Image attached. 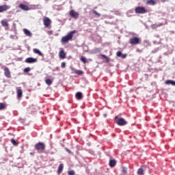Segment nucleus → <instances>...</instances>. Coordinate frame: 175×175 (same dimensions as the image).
Instances as JSON below:
<instances>
[{"mask_svg": "<svg viewBox=\"0 0 175 175\" xmlns=\"http://www.w3.org/2000/svg\"><path fill=\"white\" fill-rule=\"evenodd\" d=\"M129 43L132 45L140 44L142 43V39L137 37H133L129 39Z\"/></svg>", "mask_w": 175, "mask_h": 175, "instance_id": "nucleus-4", "label": "nucleus"}, {"mask_svg": "<svg viewBox=\"0 0 175 175\" xmlns=\"http://www.w3.org/2000/svg\"><path fill=\"white\" fill-rule=\"evenodd\" d=\"M48 33L49 35H53V31H49Z\"/></svg>", "mask_w": 175, "mask_h": 175, "instance_id": "nucleus-39", "label": "nucleus"}, {"mask_svg": "<svg viewBox=\"0 0 175 175\" xmlns=\"http://www.w3.org/2000/svg\"><path fill=\"white\" fill-rule=\"evenodd\" d=\"M70 16L71 17H72V18H79V14H78L77 12H76V11H75L73 10H71L70 11Z\"/></svg>", "mask_w": 175, "mask_h": 175, "instance_id": "nucleus-10", "label": "nucleus"}, {"mask_svg": "<svg viewBox=\"0 0 175 175\" xmlns=\"http://www.w3.org/2000/svg\"><path fill=\"white\" fill-rule=\"evenodd\" d=\"M76 98L79 99V100H81V99H83V94L80 92H77Z\"/></svg>", "mask_w": 175, "mask_h": 175, "instance_id": "nucleus-19", "label": "nucleus"}, {"mask_svg": "<svg viewBox=\"0 0 175 175\" xmlns=\"http://www.w3.org/2000/svg\"><path fill=\"white\" fill-rule=\"evenodd\" d=\"M34 148L38 152H43L46 150V144L43 142H38L35 144Z\"/></svg>", "mask_w": 175, "mask_h": 175, "instance_id": "nucleus-2", "label": "nucleus"}, {"mask_svg": "<svg viewBox=\"0 0 175 175\" xmlns=\"http://www.w3.org/2000/svg\"><path fill=\"white\" fill-rule=\"evenodd\" d=\"M116 163H117V161L116 160H110L109 161L110 167H114V166H116Z\"/></svg>", "mask_w": 175, "mask_h": 175, "instance_id": "nucleus-20", "label": "nucleus"}, {"mask_svg": "<svg viewBox=\"0 0 175 175\" xmlns=\"http://www.w3.org/2000/svg\"><path fill=\"white\" fill-rule=\"evenodd\" d=\"M173 82L174 81L172 80H167L165 81V84H167V85L171 84L172 85H173Z\"/></svg>", "mask_w": 175, "mask_h": 175, "instance_id": "nucleus-27", "label": "nucleus"}, {"mask_svg": "<svg viewBox=\"0 0 175 175\" xmlns=\"http://www.w3.org/2000/svg\"><path fill=\"white\" fill-rule=\"evenodd\" d=\"M30 70H31V68H29V67L25 68L24 69L25 73H28V72H29Z\"/></svg>", "mask_w": 175, "mask_h": 175, "instance_id": "nucleus-30", "label": "nucleus"}, {"mask_svg": "<svg viewBox=\"0 0 175 175\" xmlns=\"http://www.w3.org/2000/svg\"><path fill=\"white\" fill-rule=\"evenodd\" d=\"M162 25H163V23H161V24H160V25H157V27H162Z\"/></svg>", "mask_w": 175, "mask_h": 175, "instance_id": "nucleus-41", "label": "nucleus"}, {"mask_svg": "<svg viewBox=\"0 0 175 175\" xmlns=\"http://www.w3.org/2000/svg\"><path fill=\"white\" fill-rule=\"evenodd\" d=\"M63 170H64V164L61 163L59 165L58 168H57L58 174H61V173H62Z\"/></svg>", "mask_w": 175, "mask_h": 175, "instance_id": "nucleus-15", "label": "nucleus"}, {"mask_svg": "<svg viewBox=\"0 0 175 175\" xmlns=\"http://www.w3.org/2000/svg\"><path fill=\"white\" fill-rule=\"evenodd\" d=\"M93 13L94 14H95L96 16H98L99 17V16H100V14L99 13H98L96 10H93Z\"/></svg>", "mask_w": 175, "mask_h": 175, "instance_id": "nucleus-33", "label": "nucleus"}, {"mask_svg": "<svg viewBox=\"0 0 175 175\" xmlns=\"http://www.w3.org/2000/svg\"><path fill=\"white\" fill-rule=\"evenodd\" d=\"M4 109H6V104L0 103V110H3Z\"/></svg>", "mask_w": 175, "mask_h": 175, "instance_id": "nucleus-24", "label": "nucleus"}, {"mask_svg": "<svg viewBox=\"0 0 175 175\" xmlns=\"http://www.w3.org/2000/svg\"><path fill=\"white\" fill-rule=\"evenodd\" d=\"M65 66H66V64H65V62H62L61 63V68H65Z\"/></svg>", "mask_w": 175, "mask_h": 175, "instance_id": "nucleus-34", "label": "nucleus"}, {"mask_svg": "<svg viewBox=\"0 0 175 175\" xmlns=\"http://www.w3.org/2000/svg\"><path fill=\"white\" fill-rule=\"evenodd\" d=\"M135 12L137 14H144V13H147V10L144 7L138 6L135 8Z\"/></svg>", "mask_w": 175, "mask_h": 175, "instance_id": "nucleus-5", "label": "nucleus"}, {"mask_svg": "<svg viewBox=\"0 0 175 175\" xmlns=\"http://www.w3.org/2000/svg\"><path fill=\"white\" fill-rule=\"evenodd\" d=\"M45 83L47 84V85H51V84H53V81H51L50 79H48L45 80Z\"/></svg>", "mask_w": 175, "mask_h": 175, "instance_id": "nucleus-23", "label": "nucleus"}, {"mask_svg": "<svg viewBox=\"0 0 175 175\" xmlns=\"http://www.w3.org/2000/svg\"><path fill=\"white\" fill-rule=\"evenodd\" d=\"M25 62L26 64H35V62H38V59L33 57H27L25 59Z\"/></svg>", "mask_w": 175, "mask_h": 175, "instance_id": "nucleus-7", "label": "nucleus"}, {"mask_svg": "<svg viewBox=\"0 0 175 175\" xmlns=\"http://www.w3.org/2000/svg\"><path fill=\"white\" fill-rule=\"evenodd\" d=\"M4 76H5V77H7L8 79H10V77H12L10 70L8 67H5L4 68Z\"/></svg>", "mask_w": 175, "mask_h": 175, "instance_id": "nucleus-8", "label": "nucleus"}, {"mask_svg": "<svg viewBox=\"0 0 175 175\" xmlns=\"http://www.w3.org/2000/svg\"><path fill=\"white\" fill-rule=\"evenodd\" d=\"M100 57H103V58H105V59H109V57L106 56L105 55L101 54Z\"/></svg>", "mask_w": 175, "mask_h": 175, "instance_id": "nucleus-36", "label": "nucleus"}, {"mask_svg": "<svg viewBox=\"0 0 175 175\" xmlns=\"http://www.w3.org/2000/svg\"><path fill=\"white\" fill-rule=\"evenodd\" d=\"M117 57H121L122 55V53L121 51H118L116 53Z\"/></svg>", "mask_w": 175, "mask_h": 175, "instance_id": "nucleus-32", "label": "nucleus"}, {"mask_svg": "<svg viewBox=\"0 0 175 175\" xmlns=\"http://www.w3.org/2000/svg\"><path fill=\"white\" fill-rule=\"evenodd\" d=\"M152 53H155L154 51H152Z\"/></svg>", "mask_w": 175, "mask_h": 175, "instance_id": "nucleus-43", "label": "nucleus"}, {"mask_svg": "<svg viewBox=\"0 0 175 175\" xmlns=\"http://www.w3.org/2000/svg\"><path fill=\"white\" fill-rule=\"evenodd\" d=\"M144 1L146 2V5H154L156 3L155 1L154 0H144Z\"/></svg>", "mask_w": 175, "mask_h": 175, "instance_id": "nucleus-16", "label": "nucleus"}, {"mask_svg": "<svg viewBox=\"0 0 175 175\" xmlns=\"http://www.w3.org/2000/svg\"><path fill=\"white\" fill-rule=\"evenodd\" d=\"M43 23H44V27H46V28L49 27L50 25H51V19H50L49 17L47 16H44L43 18Z\"/></svg>", "mask_w": 175, "mask_h": 175, "instance_id": "nucleus-6", "label": "nucleus"}, {"mask_svg": "<svg viewBox=\"0 0 175 175\" xmlns=\"http://www.w3.org/2000/svg\"><path fill=\"white\" fill-rule=\"evenodd\" d=\"M68 175H75V172L73 170H70L68 172Z\"/></svg>", "mask_w": 175, "mask_h": 175, "instance_id": "nucleus-31", "label": "nucleus"}, {"mask_svg": "<svg viewBox=\"0 0 175 175\" xmlns=\"http://www.w3.org/2000/svg\"><path fill=\"white\" fill-rule=\"evenodd\" d=\"M100 57H103V58H105V59H109V57L106 56L105 55L101 54Z\"/></svg>", "mask_w": 175, "mask_h": 175, "instance_id": "nucleus-35", "label": "nucleus"}, {"mask_svg": "<svg viewBox=\"0 0 175 175\" xmlns=\"http://www.w3.org/2000/svg\"><path fill=\"white\" fill-rule=\"evenodd\" d=\"M72 73H75V75H79V76H81L84 72L81 70H76L75 68H72Z\"/></svg>", "mask_w": 175, "mask_h": 175, "instance_id": "nucleus-14", "label": "nucleus"}, {"mask_svg": "<svg viewBox=\"0 0 175 175\" xmlns=\"http://www.w3.org/2000/svg\"><path fill=\"white\" fill-rule=\"evenodd\" d=\"M81 62H83V64H87V62H88V61H87V58H85V57L83 56L81 57Z\"/></svg>", "mask_w": 175, "mask_h": 175, "instance_id": "nucleus-26", "label": "nucleus"}, {"mask_svg": "<svg viewBox=\"0 0 175 175\" xmlns=\"http://www.w3.org/2000/svg\"><path fill=\"white\" fill-rule=\"evenodd\" d=\"M1 24L3 27H9V23H8V21H6V19L2 20L1 21Z\"/></svg>", "mask_w": 175, "mask_h": 175, "instance_id": "nucleus-17", "label": "nucleus"}, {"mask_svg": "<svg viewBox=\"0 0 175 175\" xmlns=\"http://www.w3.org/2000/svg\"><path fill=\"white\" fill-rule=\"evenodd\" d=\"M19 9H21V10H24L25 12H28V10H30L29 7L28 5H26L25 4L21 3L18 5Z\"/></svg>", "mask_w": 175, "mask_h": 175, "instance_id": "nucleus-11", "label": "nucleus"}, {"mask_svg": "<svg viewBox=\"0 0 175 175\" xmlns=\"http://www.w3.org/2000/svg\"><path fill=\"white\" fill-rule=\"evenodd\" d=\"M11 143L13 144V146H18V143H17L14 139H11Z\"/></svg>", "mask_w": 175, "mask_h": 175, "instance_id": "nucleus-28", "label": "nucleus"}, {"mask_svg": "<svg viewBox=\"0 0 175 175\" xmlns=\"http://www.w3.org/2000/svg\"><path fill=\"white\" fill-rule=\"evenodd\" d=\"M100 51H102V48H96L93 50V53H94V54H96V53H100Z\"/></svg>", "mask_w": 175, "mask_h": 175, "instance_id": "nucleus-22", "label": "nucleus"}, {"mask_svg": "<svg viewBox=\"0 0 175 175\" xmlns=\"http://www.w3.org/2000/svg\"><path fill=\"white\" fill-rule=\"evenodd\" d=\"M59 57L62 59H65V58H66V53H65V52L64 51V49H62L61 51H59Z\"/></svg>", "mask_w": 175, "mask_h": 175, "instance_id": "nucleus-13", "label": "nucleus"}, {"mask_svg": "<svg viewBox=\"0 0 175 175\" xmlns=\"http://www.w3.org/2000/svg\"><path fill=\"white\" fill-rule=\"evenodd\" d=\"M33 51L35 54H38V55H42V52H40V51H39V49H33Z\"/></svg>", "mask_w": 175, "mask_h": 175, "instance_id": "nucleus-21", "label": "nucleus"}, {"mask_svg": "<svg viewBox=\"0 0 175 175\" xmlns=\"http://www.w3.org/2000/svg\"><path fill=\"white\" fill-rule=\"evenodd\" d=\"M66 151L68 152V154H72V152L68 148H66Z\"/></svg>", "mask_w": 175, "mask_h": 175, "instance_id": "nucleus-38", "label": "nucleus"}, {"mask_svg": "<svg viewBox=\"0 0 175 175\" xmlns=\"http://www.w3.org/2000/svg\"><path fill=\"white\" fill-rule=\"evenodd\" d=\"M76 32H77V31L73 30V31H70L69 33H68L67 36L62 37V40H61V42L62 43H68V42H69V40H72V38H73V35H75V33H76Z\"/></svg>", "mask_w": 175, "mask_h": 175, "instance_id": "nucleus-1", "label": "nucleus"}, {"mask_svg": "<svg viewBox=\"0 0 175 175\" xmlns=\"http://www.w3.org/2000/svg\"><path fill=\"white\" fill-rule=\"evenodd\" d=\"M10 9V6L8 5H0V13H3V12H6V10H9Z\"/></svg>", "mask_w": 175, "mask_h": 175, "instance_id": "nucleus-9", "label": "nucleus"}, {"mask_svg": "<svg viewBox=\"0 0 175 175\" xmlns=\"http://www.w3.org/2000/svg\"><path fill=\"white\" fill-rule=\"evenodd\" d=\"M23 32L26 35V36H29V37L32 36V33H31V31H29V30L27 29H24Z\"/></svg>", "mask_w": 175, "mask_h": 175, "instance_id": "nucleus-18", "label": "nucleus"}, {"mask_svg": "<svg viewBox=\"0 0 175 175\" xmlns=\"http://www.w3.org/2000/svg\"><path fill=\"white\" fill-rule=\"evenodd\" d=\"M172 85L175 86V81H174Z\"/></svg>", "mask_w": 175, "mask_h": 175, "instance_id": "nucleus-42", "label": "nucleus"}, {"mask_svg": "<svg viewBox=\"0 0 175 175\" xmlns=\"http://www.w3.org/2000/svg\"><path fill=\"white\" fill-rule=\"evenodd\" d=\"M16 94H17V98L20 99V98H23V90H21V88H16Z\"/></svg>", "mask_w": 175, "mask_h": 175, "instance_id": "nucleus-12", "label": "nucleus"}, {"mask_svg": "<svg viewBox=\"0 0 175 175\" xmlns=\"http://www.w3.org/2000/svg\"><path fill=\"white\" fill-rule=\"evenodd\" d=\"M122 173L126 174L128 173V168L126 167H122Z\"/></svg>", "mask_w": 175, "mask_h": 175, "instance_id": "nucleus-29", "label": "nucleus"}, {"mask_svg": "<svg viewBox=\"0 0 175 175\" xmlns=\"http://www.w3.org/2000/svg\"><path fill=\"white\" fill-rule=\"evenodd\" d=\"M137 174H139V175H144V170H143L142 168L138 169Z\"/></svg>", "mask_w": 175, "mask_h": 175, "instance_id": "nucleus-25", "label": "nucleus"}, {"mask_svg": "<svg viewBox=\"0 0 175 175\" xmlns=\"http://www.w3.org/2000/svg\"><path fill=\"white\" fill-rule=\"evenodd\" d=\"M121 58H126V54H122V56H120Z\"/></svg>", "mask_w": 175, "mask_h": 175, "instance_id": "nucleus-37", "label": "nucleus"}, {"mask_svg": "<svg viewBox=\"0 0 175 175\" xmlns=\"http://www.w3.org/2000/svg\"><path fill=\"white\" fill-rule=\"evenodd\" d=\"M4 1H8V0H4Z\"/></svg>", "mask_w": 175, "mask_h": 175, "instance_id": "nucleus-44", "label": "nucleus"}, {"mask_svg": "<svg viewBox=\"0 0 175 175\" xmlns=\"http://www.w3.org/2000/svg\"><path fill=\"white\" fill-rule=\"evenodd\" d=\"M10 39H14V35H10Z\"/></svg>", "mask_w": 175, "mask_h": 175, "instance_id": "nucleus-40", "label": "nucleus"}, {"mask_svg": "<svg viewBox=\"0 0 175 175\" xmlns=\"http://www.w3.org/2000/svg\"><path fill=\"white\" fill-rule=\"evenodd\" d=\"M114 120H115L116 124H117L120 126H124V125H126V124H128V122H126L125 119L122 118H118V116H116Z\"/></svg>", "mask_w": 175, "mask_h": 175, "instance_id": "nucleus-3", "label": "nucleus"}]
</instances>
